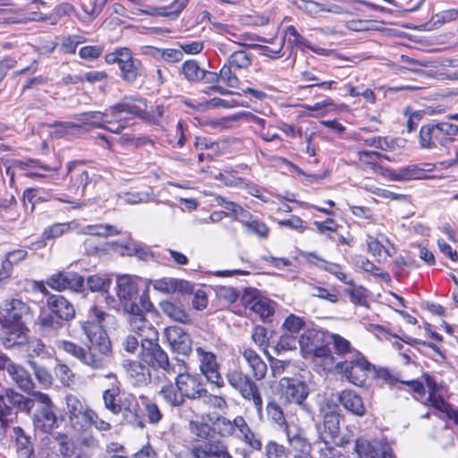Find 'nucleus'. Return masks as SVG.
Masks as SVG:
<instances>
[{
	"label": "nucleus",
	"instance_id": "1",
	"mask_svg": "<svg viewBox=\"0 0 458 458\" xmlns=\"http://www.w3.org/2000/svg\"><path fill=\"white\" fill-rule=\"evenodd\" d=\"M88 320L80 322L89 342L87 349L65 340L60 343L59 347L84 365L93 369H101L112 352L111 342L102 325L109 315L98 306L92 305L88 310Z\"/></svg>",
	"mask_w": 458,
	"mask_h": 458
},
{
	"label": "nucleus",
	"instance_id": "4",
	"mask_svg": "<svg viewBox=\"0 0 458 458\" xmlns=\"http://www.w3.org/2000/svg\"><path fill=\"white\" fill-rule=\"evenodd\" d=\"M140 357L149 368L161 370L165 377L174 376L177 372V365L170 361L168 354L158 344V337L140 344Z\"/></svg>",
	"mask_w": 458,
	"mask_h": 458
},
{
	"label": "nucleus",
	"instance_id": "6",
	"mask_svg": "<svg viewBox=\"0 0 458 458\" xmlns=\"http://www.w3.org/2000/svg\"><path fill=\"white\" fill-rule=\"evenodd\" d=\"M116 294L124 311H137L139 303L145 310H148L152 307L148 296L140 295L138 284L130 276L124 275L117 277Z\"/></svg>",
	"mask_w": 458,
	"mask_h": 458
},
{
	"label": "nucleus",
	"instance_id": "20",
	"mask_svg": "<svg viewBox=\"0 0 458 458\" xmlns=\"http://www.w3.org/2000/svg\"><path fill=\"white\" fill-rule=\"evenodd\" d=\"M165 336L174 352L182 355H188L191 352V340L182 327L178 326L167 327L165 329Z\"/></svg>",
	"mask_w": 458,
	"mask_h": 458
},
{
	"label": "nucleus",
	"instance_id": "51",
	"mask_svg": "<svg viewBox=\"0 0 458 458\" xmlns=\"http://www.w3.org/2000/svg\"><path fill=\"white\" fill-rule=\"evenodd\" d=\"M55 440L58 445V452L64 458H72L77 453L73 450L72 439L64 434L57 433Z\"/></svg>",
	"mask_w": 458,
	"mask_h": 458
},
{
	"label": "nucleus",
	"instance_id": "3",
	"mask_svg": "<svg viewBox=\"0 0 458 458\" xmlns=\"http://www.w3.org/2000/svg\"><path fill=\"white\" fill-rule=\"evenodd\" d=\"M226 381L244 400L251 401L259 418L263 419V401L259 389L253 378L245 374L241 369H228L225 374Z\"/></svg>",
	"mask_w": 458,
	"mask_h": 458
},
{
	"label": "nucleus",
	"instance_id": "47",
	"mask_svg": "<svg viewBox=\"0 0 458 458\" xmlns=\"http://www.w3.org/2000/svg\"><path fill=\"white\" fill-rule=\"evenodd\" d=\"M226 63L235 69H248L251 64V55L243 50L234 51Z\"/></svg>",
	"mask_w": 458,
	"mask_h": 458
},
{
	"label": "nucleus",
	"instance_id": "32",
	"mask_svg": "<svg viewBox=\"0 0 458 458\" xmlns=\"http://www.w3.org/2000/svg\"><path fill=\"white\" fill-rule=\"evenodd\" d=\"M111 115L109 108H107L105 112H85L76 114L74 117L85 125L103 129L106 127V123H112V120L109 118Z\"/></svg>",
	"mask_w": 458,
	"mask_h": 458
},
{
	"label": "nucleus",
	"instance_id": "40",
	"mask_svg": "<svg viewBox=\"0 0 458 458\" xmlns=\"http://www.w3.org/2000/svg\"><path fill=\"white\" fill-rule=\"evenodd\" d=\"M71 230L69 223H56L47 227L42 233V241L39 242V247H45V241L54 240L63 236Z\"/></svg>",
	"mask_w": 458,
	"mask_h": 458
},
{
	"label": "nucleus",
	"instance_id": "10",
	"mask_svg": "<svg viewBox=\"0 0 458 458\" xmlns=\"http://www.w3.org/2000/svg\"><path fill=\"white\" fill-rule=\"evenodd\" d=\"M195 352L199 370L208 382L218 388L224 387L225 384L220 373V364L216 355L212 352L206 351L203 347H197Z\"/></svg>",
	"mask_w": 458,
	"mask_h": 458
},
{
	"label": "nucleus",
	"instance_id": "39",
	"mask_svg": "<svg viewBox=\"0 0 458 458\" xmlns=\"http://www.w3.org/2000/svg\"><path fill=\"white\" fill-rule=\"evenodd\" d=\"M355 266L361 268L365 272L370 273L373 276L381 278L385 282L390 281V276L387 272L381 270L373 262L369 260L366 257L357 256L354 260Z\"/></svg>",
	"mask_w": 458,
	"mask_h": 458
},
{
	"label": "nucleus",
	"instance_id": "54",
	"mask_svg": "<svg viewBox=\"0 0 458 458\" xmlns=\"http://www.w3.org/2000/svg\"><path fill=\"white\" fill-rule=\"evenodd\" d=\"M140 398L145 407L148 422L151 424L158 423L163 418V414L158 406L144 395H141Z\"/></svg>",
	"mask_w": 458,
	"mask_h": 458
},
{
	"label": "nucleus",
	"instance_id": "45",
	"mask_svg": "<svg viewBox=\"0 0 458 458\" xmlns=\"http://www.w3.org/2000/svg\"><path fill=\"white\" fill-rule=\"evenodd\" d=\"M267 420H271L280 428L287 426L284 411L281 406L275 401L270 400L266 406Z\"/></svg>",
	"mask_w": 458,
	"mask_h": 458
},
{
	"label": "nucleus",
	"instance_id": "24",
	"mask_svg": "<svg viewBox=\"0 0 458 458\" xmlns=\"http://www.w3.org/2000/svg\"><path fill=\"white\" fill-rule=\"evenodd\" d=\"M119 69L123 80L128 83H132L138 77L141 76L143 67L141 62L134 58L129 49L125 55H122Z\"/></svg>",
	"mask_w": 458,
	"mask_h": 458
},
{
	"label": "nucleus",
	"instance_id": "55",
	"mask_svg": "<svg viewBox=\"0 0 458 458\" xmlns=\"http://www.w3.org/2000/svg\"><path fill=\"white\" fill-rule=\"evenodd\" d=\"M56 361L57 363L54 369L56 377L60 380L63 386H71L74 381V374L66 364L63 363L59 360Z\"/></svg>",
	"mask_w": 458,
	"mask_h": 458
},
{
	"label": "nucleus",
	"instance_id": "50",
	"mask_svg": "<svg viewBox=\"0 0 458 458\" xmlns=\"http://www.w3.org/2000/svg\"><path fill=\"white\" fill-rule=\"evenodd\" d=\"M99 179L100 175L96 173L83 170L77 174L75 181L79 187H81V192L84 194L87 190L94 188Z\"/></svg>",
	"mask_w": 458,
	"mask_h": 458
},
{
	"label": "nucleus",
	"instance_id": "46",
	"mask_svg": "<svg viewBox=\"0 0 458 458\" xmlns=\"http://www.w3.org/2000/svg\"><path fill=\"white\" fill-rule=\"evenodd\" d=\"M38 320L40 330L45 335H51L52 333H55L64 326V322L52 313L41 316Z\"/></svg>",
	"mask_w": 458,
	"mask_h": 458
},
{
	"label": "nucleus",
	"instance_id": "56",
	"mask_svg": "<svg viewBox=\"0 0 458 458\" xmlns=\"http://www.w3.org/2000/svg\"><path fill=\"white\" fill-rule=\"evenodd\" d=\"M373 376L380 378L390 386H394L401 381V374L397 371L390 370L387 368H373Z\"/></svg>",
	"mask_w": 458,
	"mask_h": 458
},
{
	"label": "nucleus",
	"instance_id": "42",
	"mask_svg": "<svg viewBox=\"0 0 458 458\" xmlns=\"http://www.w3.org/2000/svg\"><path fill=\"white\" fill-rule=\"evenodd\" d=\"M5 328L9 330V337L5 343L7 347L21 345L28 341L29 329L24 325H17Z\"/></svg>",
	"mask_w": 458,
	"mask_h": 458
},
{
	"label": "nucleus",
	"instance_id": "59",
	"mask_svg": "<svg viewBox=\"0 0 458 458\" xmlns=\"http://www.w3.org/2000/svg\"><path fill=\"white\" fill-rule=\"evenodd\" d=\"M424 173L423 169H420L417 165H408L406 167L398 170L394 178L401 181H409L414 179H421Z\"/></svg>",
	"mask_w": 458,
	"mask_h": 458
},
{
	"label": "nucleus",
	"instance_id": "19",
	"mask_svg": "<svg viewBox=\"0 0 458 458\" xmlns=\"http://www.w3.org/2000/svg\"><path fill=\"white\" fill-rule=\"evenodd\" d=\"M29 311V306L18 299L5 301L4 308L1 313L4 327L24 325L22 318L28 315Z\"/></svg>",
	"mask_w": 458,
	"mask_h": 458
},
{
	"label": "nucleus",
	"instance_id": "64",
	"mask_svg": "<svg viewBox=\"0 0 458 458\" xmlns=\"http://www.w3.org/2000/svg\"><path fill=\"white\" fill-rule=\"evenodd\" d=\"M320 458H344L340 451L333 447L328 442L320 440L316 443Z\"/></svg>",
	"mask_w": 458,
	"mask_h": 458
},
{
	"label": "nucleus",
	"instance_id": "37",
	"mask_svg": "<svg viewBox=\"0 0 458 458\" xmlns=\"http://www.w3.org/2000/svg\"><path fill=\"white\" fill-rule=\"evenodd\" d=\"M301 79L305 81L311 82L310 84L307 85H300L298 87V89L301 90H307L311 89L315 87L323 89H332L333 85L336 82L335 81H322L314 73L313 71H304L301 73Z\"/></svg>",
	"mask_w": 458,
	"mask_h": 458
},
{
	"label": "nucleus",
	"instance_id": "9",
	"mask_svg": "<svg viewBox=\"0 0 458 458\" xmlns=\"http://www.w3.org/2000/svg\"><path fill=\"white\" fill-rule=\"evenodd\" d=\"M183 365H177V372L175 377V385L179 392L182 393L183 398L191 400L202 399L208 396V390L206 389L201 377L199 375H191L183 371Z\"/></svg>",
	"mask_w": 458,
	"mask_h": 458
},
{
	"label": "nucleus",
	"instance_id": "60",
	"mask_svg": "<svg viewBox=\"0 0 458 458\" xmlns=\"http://www.w3.org/2000/svg\"><path fill=\"white\" fill-rule=\"evenodd\" d=\"M111 284L109 278L98 275H93L88 277L87 285L92 292H107Z\"/></svg>",
	"mask_w": 458,
	"mask_h": 458
},
{
	"label": "nucleus",
	"instance_id": "13",
	"mask_svg": "<svg viewBox=\"0 0 458 458\" xmlns=\"http://www.w3.org/2000/svg\"><path fill=\"white\" fill-rule=\"evenodd\" d=\"M280 385L284 389L285 398L289 402L301 406L308 413L311 412V407L304 403L310 394L309 386L304 381L298 378L283 377Z\"/></svg>",
	"mask_w": 458,
	"mask_h": 458
},
{
	"label": "nucleus",
	"instance_id": "36",
	"mask_svg": "<svg viewBox=\"0 0 458 458\" xmlns=\"http://www.w3.org/2000/svg\"><path fill=\"white\" fill-rule=\"evenodd\" d=\"M81 234H87L91 236L108 237L117 235L120 233L114 226L111 225H86L80 229Z\"/></svg>",
	"mask_w": 458,
	"mask_h": 458
},
{
	"label": "nucleus",
	"instance_id": "30",
	"mask_svg": "<svg viewBox=\"0 0 458 458\" xmlns=\"http://www.w3.org/2000/svg\"><path fill=\"white\" fill-rule=\"evenodd\" d=\"M233 424L237 427V430L240 433L238 437L242 441L252 450L260 451L262 449L261 439L252 431L242 416H236Z\"/></svg>",
	"mask_w": 458,
	"mask_h": 458
},
{
	"label": "nucleus",
	"instance_id": "29",
	"mask_svg": "<svg viewBox=\"0 0 458 458\" xmlns=\"http://www.w3.org/2000/svg\"><path fill=\"white\" fill-rule=\"evenodd\" d=\"M6 371L16 386L24 392H30L34 388V382L30 373L21 365L10 362Z\"/></svg>",
	"mask_w": 458,
	"mask_h": 458
},
{
	"label": "nucleus",
	"instance_id": "14",
	"mask_svg": "<svg viewBox=\"0 0 458 458\" xmlns=\"http://www.w3.org/2000/svg\"><path fill=\"white\" fill-rule=\"evenodd\" d=\"M128 322L132 332L140 338V344L148 340H155L158 337L156 327L146 318L145 311L140 307L136 310H127Z\"/></svg>",
	"mask_w": 458,
	"mask_h": 458
},
{
	"label": "nucleus",
	"instance_id": "35",
	"mask_svg": "<svg viewBox=\"0 0 458 458\" xmlns=\"http://www.w3.org/2000/svg\"><path fill=\"white\" fill-rule=\"evenodd\" d=\"M13 434L19 455L22 458H32L34 449L30 437L25 434L24 430L21 427L13 428Z\"/></svg>",
	"mask_w": 458,
	"mask_h": 458
},
{
	"label": "nucleus",
	"instance_id": "62",
	"mask_svg": "<svg viewBox=\"0 0 458 458\" xmlns=\"http://www.w3.org/2000/svg\"><path fill=\"white\" fill-rule=\"evenodd\" d=\"M299 345V338L297 335L284 332L276 344L278 351H291L297 349Z\"/></svg>",
	"mask_w": 458,
	"mask_h": 458
},
{
	"label": "nucleus",
	"instance_id": "23",
	"mask_svg": "<svg viewBox=\"0 0 458 458\" xmlns=\"http://www.w3.org/2000/svg\"><path fill=\"white\" fill-rule=\"evenodd\" d=\"M127 376L138 386H147L151 381L149 367L140 360H129L125 365Z\"/></svg>",
	"mask_w": 458,
	"mask_h": 458
},
{
	"label": "nucleus",
	"instance_id": "12",
	"mask_svg": "<svg viewBox=\"0 0 458 458\" xmlns=\"http://www.w3.org/2000/svg\"><path fill=\"white\" fill-rule=\"evenodd\" d=\"M65 404L71 426L77 431L86 430V421L89 419L92 409L72 394L65 396Z\"/></svg>",
	"mask_w": 458,
	"mask_h": 458
},
{
	"label": "nucleus",
	"instance_id": "44",
	"mask_svg": "<svg viewBox=\"0 0 458 458\" xmlns=\"http://www.w3.org/2000/svg\"><path fill=\"white\" fill-rule=\"evenodd\" d=\"M85 42L87 38L79 34L65 36L61 41L59 51L65 55H74L78 46Z\"/></svg>",
	"mask_w": 458,
	"mask_h": 458
},
{
	"label": "nucleus",
	"instance_id": "52",
	"mask_svg": "<svg viewBox=\"0 0 458 458\" xmlns=\"http://www.w3.org/2000/svg\"><path fill=\"white\" fill-rule=\"evenodd\" d=\"M104 45H87L79 49V56L86 62L98 60L104 53Z\"/></svg>",
	"mask_w": 458,
	"mask_h": 458
},
{
	"label": "nucleus",
	"instance_id": "2",
	"mask_svg": "<svg viewBox=\"0 0 458 458\" xmlns=\"http://www.w3.org/2000/svg\"><path fill=\"white\" fill-rule=\"evenodd\" d=\"M190 431L201 439L189 449V454H178L176 458H233L227 445L216 437L215 428L205 422L190 421Z\"/></svg>",
	"mask_w": 458,
	"mask_h": 458
},
{
	"label": "nucleus",
	"instance_id": "17",
	"mask_svg": "<svg viewBox=\"0 0 458 458\" xmlns=\"http://www.w3.org/2000/svg\"><path fill=\"white\" fill-rule=\"evenodd\" d=\"M354 451L358 458H395L388 446L362 437L356 440Z\"/></svg>",
	"mask_w": 458,
	"mask_h": 458
},
{
	"label": "nucleus",
	"instance_id": "34",
	"mask_svg": "<svg viewBox=\"0 0 458 458\" xmlns=\"http://www.w3.org/2000/svg\"><path fill=\"white\" fill-rule=\"evenodd\" d=\"M287 36H289V43L298 48H308L316 54H323L326 51L324 48L312 46L293 25L286 27L284 38Z\"/></svg>",
	"mask_w": 458,
	"mask_h": 458
},
{
	"label": "nucleus",
	"instance_id": "33",
	"mask_svg": "<svg viewBox=\"0 0 458 458\" xmlns=\"http://www.w3.org/2000/svg\"><path fill=\"white\" fill-rule=\"evenodd\" d=\"M159 306L162 312L171 319L183 324L191 322L190 315L180 302L172 300L164 301L160 302Z\"/></svg>",
	"mask_w": 458,
	"mask_h": 458
},
{
	"label": "nucleus",
	"instance_id": "5",
	"mask_svg": "<svg viewBox=\"0 0 458 458\" xmlns=\"http://www.w3.org/2000/svg\"><path fill=\"white\" fill-rule=\"evenodd\" d=\"M458 136V125L448 122L430 123L420 131V145L422 148H434L437 144L446 146Z\"/></svg>",
	"mask_w": 458,
	"mask_h": 458
},
{
	"label": "nucleus",
	"instance_id": "58",
	"mask_svg": "<svg viewBox=\"0 0 458 458\" xmlns=\"http://www.w3.org/2000/svg\"><path fill=\"white\" fill-rule=\"evenodd\" d=\"M326 265L323 267L324 270L329 272L330 274L334 275L337 279H339L341 282L347 285H354V280L353 278L345 274L342 268V267L339 264L336 263H328L325 262Z\"/></svg>",
	"mask_w": 458,
	"mask_h": 458
},
{
	"label": "nucleus",
	"instance_id": "27",
	"mask_svg": "<svg viewBox=\"0 0 458 458\" xmlns=\"http://www.w3.org/2000/svg\"><path fill=\"white\" fill-rule=\"evenodd\" d=\"M324 332L317 329H306L299 337V346L304 358H310L311 352H314L319 344L324 342Z\"/></svg>",
	"mask_w": 458,
	"mask_h": 458
},
{
	"label": "nucleus",
	"instance_id": "38",
	"mask_svg": "<svg viewBox=\"0 0 458 458\" xmlns=\"http://www.w3.org/2000/svg\"><path fill=\"white\" fill-rule=\"evenodd\" d=\"M189 0H175L169 7H149L144 11L148 14H156L161 16H177L186 6Z\"/></svg>",
	"mask_w": 458,
	"mask_h": 458
},
{
	"label": "nucleus",
	"instance_id": "18",
	"mask_svg": "<svg viewBox=\"0 0 458 458\" xmlns=\"http://www.w3.org/2000/svg\"><path fill=\"white\" fill-rule=\"evenodd\" d=\"M47 284L53 290L61 292L70 289L74 292H81L84 285V278L73 272H58L52 275Z\"/></svg>",
	"mask_w": 458,
	"mask_h": 458
},
{
	"label": "nucleus",
	"instance_id": "15",
	"mask_svg": "<svg viewBox=\"0 0 458 458\" xmlns=\"http://www.w3.org/2000/svg\"><path fill=\"white\" fill-rule=\"evenodd\" d=\"M40 291L46 296V305L53 315L63 322H68L74 318L76 313L75 308L64 296L52 294L45 286H42Z\"/></svg>",
	"mask_w": 458,
	"mask_h": 458
},
{
	"label": "nucleus",
	"instance_id": "31",
	"mask_svg": "<svg viewBox=\"0 0 458 458\" xmlns=\"http://www.w3.org/2000/svg\"><path fill=\"white\" fill-rule=\"evenodd\" d=\"M5 401H8L9 404L13 407V411L15 412V416L18 412L30 413L31 410L35 405V401L30 397H27L12 388L5 389Z\"/></svg>",
	"mask_w": 458,
	"mask_h": 458
},
{
	"label": "nucleus",
	"instance_id": "26",
	"mask_svg": "<svg viewBox=\"0 0 458 458\" xmlns=\"http://www.w3.org/2000/svg\"><path fill=\"white\" fill-rule=\"evenodd\" d=\"M110 381L109 387L103 392V402L105 408L113 414L115 413L119 406V395L121 394V383L114 373H108L105 376Z\"/></svg>",
	"mask_w": 458,
	"mask_h": 458
},
{
	"label": "nucleus",
	"instance_id": "21",
	"mask_svg": "<svg viewBox=\"0 0 458 458\" xmlns=\"http://www.w3.org/2000/svg\"><path fill=\"white\" fill-rule=\"evenodd\" d=\"M147 109V102L144 98L125 97L121 102L109 107L110 114L117 116L121 113H127L142 119L144 110Z\"/></svg>",
	"mask_w": 458,
	"mask_h": 458
},
{
	"label": "nucleus",
	"instance_id": "49",
	"mask_svg": "<svg viewBox=\"0 0 458 458\" xmlns=\"http://www.w3.org/2000/svg\"><path fill=\"white\" fill-rule=\"evenodd\" d=\"M330 338L332 340L331 344H333V348L336 354H352V357H354L355 352H358L352 347L350 342L347 339L344 338L343 336L337 334H332L330 335Z\"/></svg>",
	"mask_w": 458,
	"mask_h": 458
},
{
	"label": "nucleus",
	"instance_id": "61",
	"mask_svg": "<svg viewBox=\"0 0 458 458\" xmlns=\"http://www.w3.org/2000/svg\"><path fill=\"white\" fill-rule=\"evenodd\" d=\"M311 295L326 300L331 303H336L339 300V294L335 288L327 289L321 286L310 285Z\"/></svg>",
	"mask_w": 458,
	"mask_h": 458
},
{
	"label": "nucleus",
	"instance_id": "57",
	"mask_svg": "<svg viewBox=\"0 0 458 458\" xmlns=\"http://www.w3.org/2000/svg\"><path fill=\"white\" fill-rule=\"evenodd\" d=\"M305 327V321L293 314L289 315L283 323L284 332L297 335Z\"/></svg>",
	"mask_w": 458,
	"mask_h": 458
},
{
	"label": "nucleus",
	"instance_id": "28",
	"mask_svg": "<svg viewBox=\"0 0 458 458\" xmlns=\"http://www.w3.org/2000/svg\"><path fill=\"white\" fill-rule=\"evenodd\" d=\"M340 403L344 408L356 416H363L366 413V408L362 398L352 390H343L338 396Z\"/></svg>",
	"mask_w": 458,
	"mask_h": 458
},
{
	"label": "nucleus",
	"instance_id": "53",
	"mask_svg": "<svg viewBox=\"0 0 458 458\" xmlns=\"http://www.w3.org/2000/svg\"><path fill=\"white\" fill-rule=\"evenodd\" d=\"M4 398L5 392L0 395V422L3 428H5L15 418L12 405Z\"/></svg>",
	"mask_w": 458,
	"mask_h": 458
},
{
	"label": "nucleus",
	"instance_id": "16",
	"mask_svg": "<svg viewBox=\"0 0 458 458\" xmlns=\"http://www.w3.org/2000/svg\"><path fill=\"white\" fill-rule=\"evenodd\" d=\"M118 409L114 415L122 414L126 423L140 428L145 427V420L140 413V404L135 395L128 394L119 397Z\"/></svg>",
	"mask_w": 458,
	"mask_h": 458
},
{
	"label": "nucleus",
	"instance_id": "63",
	"mask_svg": "<svg viewBox=\"0 0 458 458\" xmlns=\"http://www.w3.org/2000/svg\"><path fill=\"white\" fill-rule=\"evenodd\" d=\"M266 458H289L284 445L269 441L265 446Z\"/></svg>",
	"mask_w": 458,
	"mask_h": 458
},
{
	"label": "nucleus",
	"instance_id": "11",
	"mask_svg": "<svg viewBox=\"0 0 458 458\" xmlns=\"http://www.w3.org/2000/svg\"><path fill=\"white\" fill-rule=\"evenodd\" d=\"M242 304L266 321L275 313L276 302L263 296L257 289H245L241 298Z\"/></svg>",
	"mask_w": 458,
	"mask_h": 458
},
{
	"label": "nucleus",
	"instance_id": "43",
	"mask_svg": "<svg viewBox=\"0 0 458 458\" xmlns=\"http://www.w3.org/2000/svg\"><path fill=\"white\" fill-rule=\"evenodd\" d=\"M159 394L167 403L174 407L182 405L185 401L182 393L179 392V389L176 385L175 386H174L172 384L164 386L161 388Z\"/></svg>",
	"mask_w": 458,
	"mask_h": 458
},
{
	"label": "nucleus",
	"instance_id": "25",
	"mask_svg": "<svg viewBox=\"0 0 458 458\" xmlns=\"http://www.w3.org/2000/svg\"><path fill=\"white\" fill-rule=\"evenodd\" d=\"M153 287L165 293H181L183 294H191L193 285L185 280L177 278H162L153 282Z\"/></svg>",
	"mask_w": 458,
	"mask_h": 458
},
{
	"label": "nucleus",
	"instance_id": "8",
	"mask_svg": "<svg viewBox=\"0 0 458 458\" xmlns=\"http://www.w3.org/2000/svg\"><path fill=\"white\" fill-rule=\"evenodd\" d=\"M335 367L355 386H362L368 374H373L374 368L360 352H355V356L351 360L340 361Z\"/></svg>",
	"mask_w": 458,
	"mask_h": 458
},
{
	"label": "nucleus",
	"instance_id": "48",
	"mask_svg": "<svg viewBox=\"0 0 458 458\" xmlns=\"http://www.w3.org/2000/svg\"><path fill=\"white\" fill-rule=\"evenodd\" d=\"M202 72L203 70L195 60L185 61L182 65V72L184 78L191 82L200 81Z\"/></svg>",
	"mask_w": 458,
	"mask_h": 458
},
{
	"label": "nucleus",
	"instance_id": "22",
	"mask_svg": "<svg viewBox=\"0 0 458 458\" xmlns=\"http://www.w3.org/2000/svg\"><path fill=\"white\" fill-rule=\"evenodd\" d=\"M240 353L247 362L253 380L260 381L266 377L267 366L256 351L250 347H242Z\"/></svg>",
	"mask_w": 458,
	"mask_h": 458
},
{
	"label": "nucleus",
	"instance_id": "41",
	"mask_svg": "<svg viewBox=\"0 0 458 458\" xmlns=\"http://www.w3.org/2000/svg\"><path fill=\"white\" fill-rule=\"evenodd\" d=\"M167 117V107L162 104H158L152 107L150 111L145 109L142 120L148 123L161 126Z\"/></svg>",
	"mask_w": 458,
	"mask_h": 458
},
{
	"label": "nucleus",
	"instance_id": "7",
	"mask_svg": "<svg viewBox=\"0 0 458 458\" xmlns=\"http://www.w3.org/2000/svg\"><path fill=\"white\" fill-rule=\"evenodd\" d=\"M33 395L38 406L33 414V425L37 430L49 433L57 426L56 407L47 394L35 392Z\"/></svg>",
	"mask_w": 458,
	"mask_h": 458
}]
</instances>
